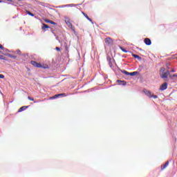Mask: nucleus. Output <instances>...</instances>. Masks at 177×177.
Wrapping results in <instances>:
<instances>
[{
    "mask_svg": "<svg viewBox=\"0 0 177 177\" xmlns=\"http://www.w3.org/2000/svg\"><path fill=\"white\" fill-rule=\"evenodd\" d=\"M28 108V106H24L19 109L18 113L23 112L24 111L26 110Z\"/></svg>",
    "mask_w": 177,
    "mask_h": 177,
    "instance_id": "nucleus-8",
    "label": "nucleus"
},
{
    "mask_svg": "<svg viewBox=\"0 0 177 177\" xmlns=\"http://www.w3.org/2000/svg\"><path fill=\"white\" fill-rule=\"evenodd\" d=\"M30 64L33 65L34 67L44 68V69L49 68V66L48 65H41L40 63L35 61L30 62Z\"/></svg>",
    "mask_w": 177,
    "mask_h": 177,
    "instance_id": "nucleus-2",
    "label": "nucleus"
},
{
    "mask_svg": "<svg viewBox=\"0 0 177 177\" xmlns=\"http://www.w3.org/2000/svg\"><path fill=\"white\" fill-rule=\"evenodd\" d=\"M44 21H46L47 24H50L52 25H56V23L54 22L53 21H51L50 19H44Z\"/></svg>",
    "mask_w": 177,
    "mask_h": 177,
    "instance_id": "nucleus-9",
    "label": "nucleus"
},
{
    "mask_svg": "<svg viewBox=\"0 0 177 177\" xmlns=\"http://www.w3.org/2000/svg\"><path fill=\"white\" fill-rule=\"evenodd\" d=\"M18 1H21V0H18Z\"/></svg>",
    "mask_w": 177,
    "mask_h": 177,
    "instance_id": "nucleus-34",
    "label": "nucleus"
},
{
    "mask_svg": "<svg viewBox=\"0 0 177 177\" xmlns=\"http://www.w3.org/2000/svg\"><path fill=\"white\" fill-rule=\"evenodd\" d=\"M105 43L107 46H110L113 44V39L111 37H106L105 39Z\"/></svg>",
    "mask_w": 177,
    "mask_h": 177,
    "instance_id": "nucleus-4",
    "label": "nucleus"
},
{
    "mask_svg": "<svg viewBox=\"0 0 177 177\" xmlns=\"http://www.w3.org/2000/svg\"><path fill=\"white\" fill-rule=\"evenodd\" d=\"M172 77H177V75H176V74H174V75H172Z\"/></svg>",
    "mask_w": 177,
    "mask_h": 177,
    "instance_id": "nucleus-29",
    "label": "nucleus"
},
{
    "mask_svg": "<svg viewBox=\"0 0 177 177\" xmlns=\"http://www.w3.org/2000/svg\"><path fill=\"white\" fill-rule=\"evenodd\" d=\"M143 92L145 93V95L148 96L149 98H153V99H157L158 98V96L151 93V92L150 91L144 89Z\"/></svg>",
    "mask_w": 177,
    "mask_h": 177,
    "instance_id": "nucleus-3",
    "label": "nucleus"
},
{
    "mask_svg": "<svg viewBox=\"0 0 177 177\" xmlns=\"http://www.w3.org/2000/svg\"><path fill=\"white\" fill-rule=\"evenodd\" d=\"M5 77V76L2 74H0V78L1 79H3Z\"/></svg>",
    "mask_w": 177,
    "mask_h": 177,
    "instance_id": "nucleus-27",
    "label": "nucleus"
},
{
    "mask_svg": "<svg viewBox=\"0 0 177 177\" xmlns=\"http://www.w3.org/2000/svg\"><path fill=\"white\" fill-rule=\"evenodd\" d=\"M144 42L147 46H151V41L149 38H145V40H144Z\"/></svg>",
    "mask_w": 177,
    "mask_h": 177,
    "instance_id": "nucleus-6",
    "label": "nucleus"
},
{
    "mask_svg": "<svg viewBox=\"0 0 177 177\" xmlns=\"http://www.w3.org/2000/svg\"><path fill=\"white\" fill-rule=\"evenodd\" d=\"M58 96H64V97H66V93H59V94H58Z\"/></svg>",
    "mask_w": 177,
    "mask_h": 177,
    "instance_id": "nucleus-20",
    "label": "nucleus"
},
{
    "mask_svg": "<svg viewBox=\"0 0 177 177\" xmlns=\"http://www.w3.org/2000/svg\"><path fill=\"white\" fill-rule=\"evenodd\" d=\"M167 83H162L160 87V90L163 91L165 90H167Z\"/></svg>",
    "mask_w": 177,
    "mask_h": 177,
    "instance_id": "nucleus-5",
    "label": "nucleus"
},
{
    "mask_svg": "<svg viewBox=\"0 0 177 177\" xmlns=\"http://www.w3.org/2000/svg\"><path fill=\"white\" fill-rule=\"evenodd\" d=\"M3 3V1H1V0H0V3Z\"/></svg>",
    "mask_w": 177,
    "mask_h": 177,
    "instance_id": "nucleus-33",
    "label": "nucleus"
},
{
    "mask_svg": "<svg viewBox=\"0 0 177 177\" xmlns=\"http://www.w3.org/2000/svg\"><path fill=\"white\" fill-rule=\"evenodd\" d=\"M123 73L124 74V75H129V72H127V71H123Z\"/></svg>",
    "mask_w": 177,
    "mask_h": 177,
    "instance_id": "nucleus-21",
    "label": "nucleus"
},
{
    "mask_svg": "<svg viewBox=\"0 0 177 177\" xmlns=\"http://www.w3.org/2000/svg\"><path fill=\"white\" fill-rule=\"evenodd\" d=\"M107 61L109 63V66L113 67V64H112V62H111V58H107Z\"/></svg>",
    "mask_w": 177,
    "mask_h": 177,
    "instance_id": "nucleus-12",
    "label": "nucleus"
},
{
    "mask_svg": "<svg viewBox=\"0 0 177 177\" xmlns=\"http://www.w3.org/2000/svg\"><path fill=\"white\" fill-rule=\"evenodd\" d=\"M0 59L6 60V58H5L2 55H0Z\"/></svg>",
    "mask_w": 177,
    "mask_h": 177,
    "instance_id": "nucleus-19",
    "label": "nucleus"
},
{
    "mask_svg": "<svg viewBox=\"0 0 177 177\" xmlns=\"http://www.w3.org/2000/svg\"><path fill=\"white\" fill-rule=\"evenodd\" d=\"M169 161H167L165 164L162 165L160 167L161 170L165 169L169 166Z\"/></svg>",
    "mask_w": 177,
    "mask_h": 177,
    "instance_id": "nucleus-7",
    "label": "nucleus"
},
{
    "mask_svg": "<svg viewBox=\"0 0 177 177\" xmlns=\"http://www.w3.org/2000/svg\"><path fill=\"white\" fill-rule=\"evenodd\" d=\"M66 21V24L68 25V26H71V23L70 21Z\"/></svg>",
    "mask_w": 177,
    "mask_h": 177,
    "instance_id": "nucleus-25",
    "label": "nucleus"
},
{
    "mask_svg": "<svg viewBox=\"0 0 177 177\" xmlns=\"http://www.w3.org/2000/svg\"><path fill=\"white\" fill-rule=\"evenodd\" d=\"M0 49L1 50H4V47L2 46V44H0Z\"/></svg>",
    "mask_w": 177,
    "mask_h": 177,
    "instance_id": "nucleus-26",
    "label": "nucleus"
},
{
    "mask_svg": "<svg viewBox=\"0 0 177 177\" xmlns=\"http://www.w3.org/2000/svg\"><path fill=\"white\" fill-rule=\"evenodd\" d=\"M55 50H56L57 51H59V50H60V48H59V47H56V48H55Z\"/></svg>",
    "mask_w": 177,
    "mask_h": 177,
    "instance_id": "nucleus-28",
    "label": "nucleus"
},
{
    "mask_svg": "<svg viewBox=\"0 0 177 177\" xmlns=\"http://www.w3.org/2000/svg\"><path fill=\"white\" fill-rule=\"evenodd\" d=\"M7 1H10V2H12V0H7Z\"/></svg>",
    "mask_w": 177,
    "mask_h": 177,
    "instance_id": "nucleus-32",
    "label": "nucleus"
},
{
    "mask_svg": "<svg viewBox=\"0 0 177 177\" xmlns=\"http://www.w3.org/2000/svg\"><path fill=\"white\" fill-rule=\"evenodd\" d=\"M26 13H27V15H29L31 16V17H34V16H35L34 14L32 13V12H30V11L26 10Z\"/></svg>",
    "mask_w": 177,
    "mask_h": 177,
    "instance_id": "nucleus-14",
    "label": "nucleus"
},
{
    "mask_svg": "<svg viewBox=\"0 0 177 177\" xmlns=\"http://www.w3.org/2000/svg\"><path fill=\"white\" fill-rule=\"evenodd\" d=\"M17 53L19 55H21V52L20 50H17Z\"/></svg>",
    "mask_w": 177,
    "mask_h": 177,
    "instance_id": "nucleus-23",
    "label": "nucleus"
},
{
    "mask_svg": "<svg viewBox=\"0 0 177 177\" xmlns=\"http://www.w3.org/2000/svg\"><path fill=\"white\" fill-rule=\"evenodd\" d=\"M133 57H135L136 59H140L138 55H132Z\"/></svg>",
    "mask_w": 177,
    "mask_h": 177,
    "instance_id": "nucleus-17",
    "label": "nucleus"
},
{
    "mask_svg": "<svg viewBox=\"0 0 177 177\" xmlns=\"http://www.w3.org/2000/svg\"><path fill=\"white\" fill-rule=\"evenodd\" d=\"M82 14L84 15V16L86 17V19H88L89 21L92 22V19L88 17V16L87 15L86 13L82 12Z\"/></svg>",
    "mask_w": 177,
    "mask_h": 177,
    "instance_id": "nucleus-10",
    "label": "nucleus"
},
{
    "mask_svg": "<svg viewBox=\"0 0 177 177\" xmlns=\"http://www.w3.org/2000/svg\"><path fill=\"white\" fill-rule=\"evenodd\" d=\"M120 50H122L124 53H127V50L124 49V48H123L122 47H120Z\"/></svg>",
    "mask_w": 177,
    "mask_h": 177,
    "instance_id": "nucleus-22",
    "label": "nucleus"
},
{
    "mask_svg": "<svg viewBox=\"0 0 177 177\" xmlns=\"http://www.w3.org/2000/svg\"><path fill=\"white\" fill-rule=\"evenodd\" d=\"M169 77H170V78H172V77H173V76H172V75H169Z\"/></svg>",
    "mask_w": 177,
    "mask_h": 177,
    "instance_id": "nucleus-31",
    "label": "nucleus"
},
{
    "mask_svg": "<svg viewBox=\"0 0 177 177\" xmlns=\"http://www.w3.org/2000/svg\"><path fill=\"white\" fill-rule=\"evenodd\" d=\"M118 82L119 83H122V85H126V82L125 81H122L120 80H118Z\"/></svg>",
    "mask_w": 177,
    "mask_h": 177,
    "instance_id": "nucleus-15",
    "label": "nucleus"
},
{
    "mask_svg": "<svg viewBox=\"0 0 177 177\" xmlns=\"http://www.w3.org/2000/svg\"><path fill=\"white\" fill-rule=\"evenodd\" d=\"M171 72H172V73H175V72H176V71H175V69H172V71H171Z\"/></svg>",
    "mask_w": 177,
    "mask_h": 177,
    "instance_id": "nucleus-30",
    "label": "nucleus"
},
{
    "mask_svg": "<svg viewBox=\"0 0 177 177\" xmlns=\"http://www.w3.org/2000/svg\"><path fill=\"white\" fill-rule=\"evenodd\" d=\"M136 75H138V72L136 71L130 73L129 75L135 76Z\"/></svg>",
    "mask_w": 177,
    "mask_h": 177,
    "instance_id": "nucleus-13",
    "label": "nucleus"
},
{
    "mask_svg": "<svg viewBox=\"0 0 177 177\" xmlns=\"http://www.w3.org/2000/svg\"><path fill=\"white\" fill-rule=\"evenodd\" d=\"M59 97V94L55 95L54 97H51V99H57Z\"/></svg>",
    "mask_w": 177,
    "mask_h": 177,
    "instance_id": "nucleus-18",
    "label": "nucleus"
},
{
    "mask_svg": "<svg viewBox=\"0 0 177 177\" xmlns=\"http://www.w3.org/2000/svg\"><path fill=\"white\" fill-rule=\"evenodd\" d=\"M49 26L48 25H46V24H43V26H42V30L46 31V28H49Z\"/></svg>",
    "mask_w": 177,
    "mask_h": 177,
    "instance_id": "nucleus-11",
    "label": "nucleus"
},
{
    "mask_svg": "<svg viewBox=\"0 0 177 177\" xmlns=\"http://www.w3.org/2000/svg\"><path fill=\"white\" fill-rule=\"evenodd\" d=\"M169 75V71H167L165 72V68H160V77L164 79L165 82H167V77H168Z\"/></svg>",
    "mask_w": 177,
    "mask_h": 177,
    "instance_id": "nucleus-1",
    "label": "nucleus"
},
{
    "mask_svg": "<svg viewBox=\"0 0 177 177\" xmlns=\"http://www.w3.org/2000/svg\"><path fill=\"white\" fill-rule=\"evenodd\" d=\"M28 99H29L30 101H34V98L32 97H28Z\"/></svg>",
    "mask_w": 177,
    "mask_h": 177,
    "instance_id": "nucleus-24",
    "label": "nucleus"
},
{
    "mask_svg": "<svg viewBox=\"0 0 177 177\" xmlns=\"http://www.w3.org/2000/svg\"><path fill=\"white\" fill-rule=\"evenodd\" d=\"M9 57L12 58V59H17V56L14 55H8Z\"/></svg>",
    "mask_w": 177,
    "mask_h": 177,
    "instance_id": "nucleus-16",
    "label": "nucleus"
}]
</instances>
